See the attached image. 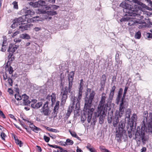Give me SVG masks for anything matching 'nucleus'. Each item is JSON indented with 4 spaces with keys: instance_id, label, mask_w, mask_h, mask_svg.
Wrapping results in <instances>:
<instances>
[{
    "instance_id": "423d86ee",
    "label": "nucleus",
    "mask_w": 152,
    "mask_h": 152,
    "mask_svg": "<svg viewBox=\"0 0 152 152\" xmlns=\"http://www.w3.org/2000/svg\"><path fill=\"white\" fill-rule=\"evenodd\" d=\"M84 81L83 79L80 80V83L79 85V90L78 94V97H76V101L77 102L75 106V109L74 111V115L76 116H78L79 115V114L80 110V100L82 97L83 94V86L84 85Z\"/></svg>"
},
{
    "instance_id": "a18cd8bd",
    "label": "nucleus",
    "mask_w": 152,
    "mask_h": 152,
    "mask_svg": "<svg viewBox=\"0 0 152 152\" xmlns=\"http://www.w3.org/2000/svg\"><path fill=\"white\" fill-rule=\"evenodd\" d=\"M15 98L18 101L22 99L21 97L18 94H15Z\"/></svg>"
},
{
    "instance_id": "79ce46f5",
    "label": "nucleus",
    "mask_w": 152,
    "mask_h": 152,
    "mask_svg": "<svg viewBox=\"0 0 152 152\" xmlns=\"http://www.w3.org/2000/svg\"><path fill=\"white\" fill-rule=\"evenodd\" d=\"M129 20V17H123L120 20L121 22H123L126 21H128Z\"/></svg>"
},
{
    "instance_id": "69168bd1",
    "label": "nucleus",
    "mask_w": 152,
    "mask_h": 152,
    "mask_svg": "<svg viewBox=\"0 0 152 152\" xmlns=\"http://www.w3.org/2000/svg\"><path fill=\"white\" fill-rule=\"evenodd\" d=\"M41 28H39L37 27H36L34 28V30L36 31H40L41 30Z\"/></svg>"
},
{
    "instance_id": "4be33fe9",
    "label": "nucleus",
    "mask_w": 152,
    "mask_h": 152,
    "mask_svg": "<svg viewBox=\"0 0 152 152\" xmlns=\"http://www.w3.org/2000/svg\"><path fill=\"white\" fill-rule=\"evenodd\" d=\"M123 92V89L122 88H120L118 93V96L116 98V103L118 104L120 102L121 98L122 96Z\"/></svg>"
},
{
    "instance_id": "8fccbe9b",
    "label": "nucleus",
    "mask_w": 152,
    "mask_h": 152,
    "mask_svg": "<svg viewBox=\"0 0 152 152\" xmlns=\"http://www.w3.org/2000/svg\"><path fill=\"white\" fill-rule=\"evenodd\" d=\"M44 139L45 141L47 142H48L50 140V138L45 135H44Z\"/></svg>"
},
{
    "instance_id": "7ed1b4c3",
    "label": "nucleus",
    "mask_w": 152,
    "mask_h": 152,
    "mask_svg": "<svg viewBox=\"0 0 152 152\" xmlns=\"http://www.w3.org/2000/svg\"><path fill=\"white\" fill-rule=\"evenodd\" d=\"M74 72V71H72L68 75V87L65 86V87H63L61 88L60 96L61 97V105L64 104L65 103L68 98V93L70 94V96L74 95L73 92L72 91Z\"/></svg>"
},
{
    "instance_id": "f3484780",
    "label": "nucleus",
    "mask_w": 152,
    "mask_h": 152,
    "mask_svg": "<svg viewBox=\"0 0 152 152\" xmlns=\"http://www.w3.org/2000/svg\"><path fill=\"white\" fill-rule=\"evenodd\" d=\"M129 22L128 25L129 26H131L133 25H134L136 23H139L140 24H142L145 23L144 22L142 21L139 20V21H137L135 20L134 19L131 18H129V20L128 21Z\"/></svg>"
},
{
    "instance_id": "5fc2aeb1",
    "label": "nucleus",
    "mask_w": 152,
    "mask_h": 152,
    "mask_svg": "<svg viewBox=\"0 0 152 152\" xmlns=\"http://www.w3.org/2000/svg\"><path fill=\"white\" fill-rule=\"evenodd\" d=\"M49 102L48 101H46L45 103L44 104V105L42 107V108H49L48 106Z\"/></svg>"
},
{
    "instance_id": "dca6fc26",
    "label": "nucleus",
    "mask_w": 152,
    "mask_h": 152,
    "mask_svg": "<svg viewBox=\"0 0 152 152\" xmlns=\"http://www.w3.org/2000/svg\"><path fill=\"white\" fill-rule=\"evenodd\" d=\"M59 103L60 102L58 101H57L56 102V104L54 107L53 111L52 113V115L53 117L54 118L56 117L57 116V114L59 109Z\"/></svg>"
},
{
    "instance_id": "e433bc0d",
    "label": "nucleus",
    "mask_w": 152,
    "mask_h": 152,
    "mask_svg": "<svg viewBox=\"0 0 152 152\" xmlns=\"http://www.w3.org/2000/svg\"><path fill=\"white\" fill-rule=\"evenodd\" d=\"M128 89V87H125V88L124 90V94H123V96L121 99H123V100H124L125 97L126 96V94L127 92V91Z\"/></svg>"
},
{
    "instance_id": "5701e85b",
    "label": "nucleus",
    "mask_w": 152,
    "mask_h": 152,
    "mask_svg": "<svg viewBox=\"0 0 152 152\" xmlns=\"http://www.w3.org/2000/svg\"><path fill=\"white\" fill-rule=\"evenodd\" d=\"M137 117L135 113L133 114L131 118L130 121V123H129V124L130 125V127H132L133 126L134 122H135L137 121Z\"/></svg>"
},
{
    "instance_id": "c756f323",
    "label": "nucleus",
    "mask_w": 152,
    "mask_h": 152,
    "mask_svg": "<svg viewBox=\"0 0 152 152\" xmlns=\"http://www.w3.org/2000/svg\"><path fill=\"white\" fill-rule=\"evenodd\" d=\"M20 37L23 39H28L31 38L30 36L28 34L26 33L22 34L20 35Z\"/></svg>"
},
{
    "instance_id": "c03bdc74",
    "label": "nucleus",
    "mask_w": 152,
    "mask_h": 152,
    "mask_svg": "<svg viewBox=\"0 0 152 152\" xmlns=\"http://www.w3.org/2000/svg\"><path fill=\"white\" fill-rule=\"evenodd\" d=\"M41 129L35 126L34 128H33V129H32V130L34 132L36 133H38L39 130H40Z\"/></svg>"
},
{
    "instance_id": "e2e57ef3",
    "label": "nucleus",
    "mask_w": 152,
    "mask_h": 152,
    "mask_svg": "<svg viewBox=\"0 0 152 152\" xmlns=\"http://www.w3.org/2000/svg\"><path fill=\"white\" fill-rule=\"evenodd\" d=\"M19 31H17L16 32H15L12 36V37H14L15 36L17 35H18V34H19Z\"/></svg>"
},
{
    "instance_id": "9d476101",
    "label": "nucleus",
    "mask_w": 152,
    "mask_h": 152,
    "mask_svg": "<svg viewBox=\"0 0 152 152\" xmlns=\"http://www.w3.org/2000/svg\"><path fill=\"white\" fill-rule=\"evenodd\" d=\"M116 88V86H114L112 87L111 89L110 90V93L109 95L108 98L106 101V102L105 103L107 107H109V106H111Z\"/></svg>"
},
{
    "instance_id": "37998d69",
    "label": "nucleus",
    "mask_w": 152,
    "mask_h": 152,
    "mask_svg": "<svg viewBox=\"0 0 152 152\" xmlns=\"http://www.w3.org/2000/svg\"><path fill=\"white\" fill-rule=\"evenodd\" d=\"M9 71V73L10 74H12V76H13L12 73L14 71L13 68L11 66H10L8 69Z\"/></svg>"
},
{
    "instance_id": "ddd939ff",
    "label": "nucleus",
    "mask_w": 152,
    "mask_h": 152,
    "mask_svg": "<svg viewBox=\"0 0 152 152\" xmlns=\"http://www.w3.org/2000/svg\"><path fill=\"white\" fill-rule=\"evenodd\" d=\"M125 121H121L119 122L117 129L119 131L121 132L122 133H126V131L125 130Z\"/></svg>"
},
{
    "instance_id": "0eeeda50",
    "label": "nucleus",
    "mask_w": 152,
    "mask_h": 152,
    "mask_svg": "<svg viewBox=\"0 0 152 152\" xmlns=\"http://www.w3.org/2000/svg\"><path fill=\"white\" fill-rule=\"evenodd\" d=\"M47 4L45 1L39 0L34 3V6L35 7H39L42 9L39 10L38 13L45 14L47 12L46 10H49L50 8V7L47 5Z\"/></svg>"
},
{
    "instance_id": "2f4dec72",
    "label": "nucleus",
    "mask_w": 152,
    "mask_h": 152,
    "mask_svg": "<svg viewBox=\"0 0 152 152\" xmlns=\"http://www.w3.org/2000/svg\"><path fill=\"white\" fill-rule=\"evenodd\" d=\"M113 61L112 60H111L110 61H109L108 63H107V61H106V62H105L104 65L106 68H107L109 67L110 68V67L113 65Z\"/></svg>"
},
{
    "instance_id": "864d4df0",
    "label": "nucleus",
    "mask_w": 152,
    "mask_h": 152,
    "mask_svg": "<svg viewBox=\"0 0 152 152\" xmlns=\"http://www.w3.org/2000/svg\"><path fill=\"white\" fill-rule=\"evenodd\" d=\"M118 51H117L115 56V61L117 60L118 61V60L120 59V58H119V54L118 53Z\"/></svg>"
},
{
    "instance_id": "2eb2a0df",
    "label": "nucleus",
    "mask_w": 152,
    "mask_h": 152,
    "mask_svg": "<svg viewBox=\"0 0 152 152\" xmlns=\"http://www.w3.org/2000/svg\"><path fill=\"white\" fill-rule=\"evenodd\" d=\"M3 42L1 45V51L2 52H4L6 50V46L8 45V43L6 37V36H3Z\"/></svg>"
},
{
    "instance_id": "b1692460",
    "label": "nucleus",
    "mask_w": 152,
    "mask_h": 152,
    "mask_svg": "<svg viewBox=\"0 0 152 152\" xmlns=\"http://www.w3.org/2000/svg\"><path fill=\"white\" fill-rule=\"evenodd\" d=\"M27 9H23L24 12L25 13V15H24L26 17V16L28 15H32L34 13V12L33 11H31V10L28 9V8H26Z\"/></svg>"
},
{
    "instance_id": "39448f33",
    "label": "nucleus",
    "mask_w": 152,
    "mask_h": 152,
    "mask_svg": "<svg viewBox=\"0 0 152 152\" xmlns=\"http://www.w3.org/2000/svg\"><path fill=\"white\" fill-rule=\"evenodd\" d=\"M131 4L132 5H129L125 2L123 1L120 4V6L124 8L123 11L124 12L128 13L129 15L131 16H135L137 15V13L140 7L133 3Z\"/></svg>"
},
{
    "instance_id": "f03ea898",
    "label": "nucleus",
    "mask_w": 152,
    "mask_h": 152,
    "mask_svg": "<svg viewBox=\"0 0 152 152\" xmlns=\"http://www.w3.org/2000/svg\"><path fill=\"white\" fill-rule=\"evenodd\" d=\"M149 118L147 127H146L144 121H143L141 129L140 127L138 126L135 134V139L139 142L142 140L143 144H145L148 139V137L145 135V132L152 133V113H149Z\"/></svg>"
},
{
    "instance_id": "4c0bfd02",
    "label": "nucleus",
    "mask_w": 152,
    "mask_h": 152,
    "mask_svg": "<svg viewBox=\"0 0 152 152\" xmlns=\"http://www.w3.org/2000/svg\"><path fill=\"white\" fill-rule=\"evenodd\" d=\"M65 143H66V145H72L73 144L74 142L72 140H71L69 139H68L66 140Z\"/></svg>"
},
{
    "instance_id": "6ab92c4d",
    "label": "nucleus",
    "mask_w": 152,
    "mask_h": 152,
    "mask_svg": "<svg viewBox=\"0 0 152 152\" xmlns=\"http://www.w3.org/2000/svg\"><path fill=\"white\" fill-rule=\"evenodd\" d=\"M19 45H14L12 44H10L9 45V47L7 51L14 53L17 49L19 47Z\"/></svg>"
},
{
    "instance_id": "4468645a",
    "label": "nucleus",
    "mask_w": 152,
    "mask_h": 152,
    "mask_svg": "<svg viewBox=\"0 0 152 152\" xmlns=\"http://www.w3.org/2000/svg\"><path fill=\"white\" fill-rule=\"evenodd\" d=\"M33 26V25L31 23H27L25 24L24 23L19 26V29L21 31L23 32L25 30H28L29 28H30L31 27Z\"/></svg>"
},
{
    "instance_id": "0e129e2a",
    "label": "nucleus",
    "mask_w": 152,
    "mask_h": 152,
    "mask_svg": "<svg viewBox=\"0 0 152 152\" xmlns=\"http://www.w3.org/2000/svg\"><path fill=\"white\" fill-rule=\"evenodd\" d=\"M9 116H10V117L14 120H15V121H17V120L15 117L12 114H9Z\"/></svg>"
},
{
    "instance_id": "6e6d98bb",
    "label": "nucleus",
    "mask_w": 152,
    "mask_h": 152,
    "mask_svg": "<svg viewBox=\"0 0 152 152\" xmlns=\"http://www.w3.org/2000/svg\"><path fill=\"white\" fill-rule=\"evenodd\" d=\"M3 79L4 80H6L8 78V75L6 72H5L3 75Z\"/></svg>"
},
{
    "instance_id": "3c124183",
    "label": "nucleus",
    "mask_w": 152,
    "mask_h": 152,
    "mask_svg": "<svg viewBox=\"0 0 152 152\" xmlns=\"http://www.w3.org/2000/svg\"><path fill=\"white\" fill-rule=\"evenodd\" d=\"M8 80L9 85L11 86H12L13 84V81L12 79L9 77Z\"/></svg>"
},
{
    "instance_id": "473e14b6",
    "label": "nucleus",
    "mask_w": 152,
    "mask_h": 152,
    "mask_svg": "<svg viewBox=\"0 0 152 152\" xmlns=\"http://www.w3.org/2000/svg\"><path fill=\"white\" fill-rule=\"evenodd\" d=\"M115 61L117 63V64H116V65L117 66L118 69H119L121 67H122V61L121 60H120V59H119L118 60V61L116 60Z\"/></svg>"
},
{
    "instance_id": "a878e982",
    "label": "nucleus",
    "mask_w": 152,
    "mask_h": 152,
    "mask_svg": "<svg viewBox=\"0 0 152 152\" xmlns=\"http://www.w3.org/2000/svg\"><path fill=\"white\" fill-rule=\"evenodd\" d=\"M42 102H38L35 104H31V107L34 109H37L42 106Z\"/></svg>"
},
{
    "instance_id": "cd10ccee",
    "label": "nucleus",
    "mask_w": 152,
    "mask_h": 152,
    "mask_svg": "<svg viewBox=\"0 0 152 152\" xmlns=\"http://www.w3.org/2000/svg\"><path fill=\"white\" fill-rule=\"evenodd\" d=\"M9 54L7 58L8 62H11V63L15 59V57L13 56L14 53H12L8 52Z\"/></svg>"
},
{
    "instance_id": "c9c22d12",
    "label": "nucleus",
    "mask_w": 152,
    "mask_h": 152,
    "mask_svg": "<svg viewBox=\"0 0 152 152\" xmlns=\"http://www.w3.org/2000/svg\"><path fill=\"white\" fill-rule=\"evenodd\" d=\"M12 22L13 23L11 26V27L12 28L14 29L19 26L16 21H14V19L12 20Z\"/></svg>"
},
{
    "instance_id": "bb28decb",
    "label": "nucleus",
    "mask_w": 152,
    "mask_h": 152,
    "mask_svg": "<svg viewBox=\"0 0 152 152\" xmlns=\"http://www.w3.org/2000/svg\"><path fill=\"white\" fill-rule=\"evenodd\" d=\"M131 114V111L130 109H128L126 112V117L125 121L126 120L128 121V123H130V117Z\"/></svg>"
},
{
    "instance_id": "1a4fd4ad",
    "label": "nucleus",
    "mask_w": 152,
    "mask_h": 152,
    "mask_svg": "<svg viewBox=\"0 0 152 152\" xmlns=\"http://www.w3.org/2000/svg\"><path fill=\"white\" fill-rule=\"evenodd\" d=\"M71 96L70 99L72 103H71L67 110V112L66 113V119H67L70 116L71 112L74 110V105H76L77 102L76 99V97L74 96Z\"/></svg>"
},
{
    "instance_id": "72a5a7b5",
    "label": "nucleus",
    "mask_w": 152,
    "mask_h": 152,
    "mask_svg": "<svg viewBox=\"0 0 152 152\" xmlns=\"http://www.w3.org/2000/svg\"><path fill=\"white\" fill-rule=\"evenodd\" d=\"M23 103L24 105L29 106L31 103V102L29 101L28 99H23Z\"/></svg>"
},
{
    "instance_id": "f704fd0d",
    "label": "nucleus",
    "mask_w": 152,
    "mask_h": 152,
    "mask_svg": "<svg viewBox=\"0 0 152 152\" xmlns=\"http://www.w3.org/2000/svg\"><path fill=\"white\" fill-rule=\"evenodd\" d=\"M47 12L45 13L47 14L48 15H54L57 14V13L56 11H47L46 10Z\"/></svg>"
},
{
    "instance_id": "c85d7f7f",
    "label": "nucleus",
    "mask_w": 152,
    "mask_h": 152,
    "mask_svg": "<svg viewBox=\"0 0 152 152\" xmlns=\"http://www.w3.org/2000/svg\"><path fill=\"white\" fill-rule=\"evenodd\" d=\"M88 150L91 152H97L96 150L90 144H88L86 146Z\"/></svg>"
},
{
    "instance_id": "20e7f679",
    "label": "nucleus",
    "mask_w": 152,
    "mask_h": 152,
    "mask_svg": "<svg viewBox=\"0 0 152 152\" xmlns=\"http://www.w3.org/2000/svg\"><path fill=\"white\" fill-rule=\"evenodd\" d=\"M95 93L93 90L90 93L89 97L85 98L83 113L87 117L88 123L90 122L95 109L91 108L92 103L94 98Z\"/></svg>"
},
{
    "instance_id": "13d9d810",
    "label": "nucleus",
    "mask_w": 152,
    "mask_h": 152,
    "mask_svg": "<svg viewBox=\"0 0 152 152\" xmlns=\"http://www.w3.org/2000/svg\"><path fill=\"white\" fill-rule=\"evenodd\" d=\"M59 145H61L65 146L66 145L65 142H64L62 141H60L59 142Z\"/></svg>"
},
{
    "instance_id": "58836bf2",
    "label": "nucleus",
    "mask_w": 152,
    "mask_h": 152,
    "mask_svg": "<svg viewBox=\"0 0 152 152\" xmlns=\"http://www.w3.org/2000/svg\"><path fill=\"white\" fill-rule=\"evenodd\" d=\"M87 119V117L85 115V114L83 113V115L81 118V121L82 123H84L86 120V119Z\"/></svg>"
},
{
    "instance_id": "603ef678",
    "label": "nucleus",
    "mask_w": 152,
    "mask_h": 152,
    "mask_svg": "<svg viewBox=\"0 0 152 152\" xmlns=\"http://www.w3.org/2000/svg\"><path fill=\"white\" fill-rule=\"evenodd\" d=\"M22 98H23V99H28L29 98V96H27L26 94H24L22 95Z\"/></svg>"
},
{
    "instance_id": "de8ad7c7",
    "label": "nucleus",
    "mask_w": 152,
    "mask_h": 152,
    "mask_svg": "<svg viewBox=\"0 0 152 152\" xmlns=\"http://www.w3.org/2000/svg\"><path fill=\"white\" fill-rule=\"evenodd\" d=\"M12 4L14 5V8L17 9L18 8V2L16 1H14L13 2Z\"/></svg>"
},
{
    "instance_id": "bf43d9fd",
    "label": "nucleus",
    "mask_w": 152,
    "mask_h": 152,
    "mask_svg": "<svg viewBox=\"0 0 152 152\" xmlns=\"http://www.w3.org/2000/svg\"><path fill=\"white\" fill-rule=\"evenodd\" d=\"M30 124L29 125H30V127L31 128V129L32 130V129H33V128H34L35 126H34L33 123H31H31H29Z\"/></svg>"
},
{
    "instance_id": "7c9ffc66",
    "label": "nucleus",
    "mask_w": 152,
    "mask_h": 152,
    "mask_svg": "<svg viewBox=\"0 0 152 152\" xmlns=\"http://www.w3.org/2000/svg\"><path fill=\"white\" fill-rule=\"evenodd\" d=\"M141 37V31H139L136 32L134 35V38L135 39H139Z\"/></svg>"
},
{
    "instance_id": "774afa93",
    "label": "nucleus",
    "mask_w": 152,
    "mask_h": 152,
    "mask_svg": "<svg viewBox=\"0 0 152 152\" xmlns=\"http://www.w3.org/2000/svg\"><path fill=\"white\" fill-rule=\"evenodd\" d=\"M146 151V148L145 147H143L141 150V152H145Z\"/></svg>"
},
{
    "instance_id": "49530a36",
    "label": "nucleus",
    "mask_w": 152,
    "mask_h": 152,
    "mask_svg": "<svg viewBox=\"0 0 152 152\" xmlns=\"http://www.w3.org/2000/svg\"><path fill=\"white\" fill-rule=\"evenodd\" d=\"M69 132L72 135V136L73 137H75L77 135L76 133L75 132H72L70 130H69Z\"/></svg>"
},
{
    "instance_id": "aec40b11",
    "label": "nucleus",
    "mask_w": 152,
    "mask_h": 152,
    "mask_svg": "<svg viewBox=\"0 0 152 152\" xmlns=\"http://www.w3.org/2000/svg\"><path fill=\"white\" fill-rule=\"evenodd\" d=\"M50 99H51V102H52L51 105L53 106L56 102V94L55 93H53L51 95H48L46 99H48L50 101Z\"/></svg>"
},
{
    "instance_id": "338daca9",
    "label": "nucleus",
    "mask_w": 152,
    "mask_h": 152,
    "mask_svg": "<svg viewBox=\"0 0 152 152\" xmlns=\"http://www.w3.org/2000/svg\"><path fill=\"white\" fill-rule=\"evenodd\" d=\"M77 152H83V151L80 148H79L78 146L77 147Z\"/></svg>"
},
{
    "instance_id": "680f3d73",
    "label": "nucleus",
    "mask_w": 152,
    "mask_h": 152,
    "mask_svg": "<svg viewBox=\"0 0 152 152\" xmlns=\"http://www.w3.org/2000/svg\"><path fill=\"white\" fill-rule=\"evenodd\" d=\"M50 131L54 132H59L58 130L56 129H53L52 128H51V129H50Z\"/></svg>"
},
{
    "instance_id": "4d7b16f0",
    "label": "nucleus",
    "mask_w": 152,
    "mask_h": 152,
    "mask_svg": "<svg viewBox=\"0 0 152 152\" xmlns=\"http://www.w3.org/2000/svg\"><path fill=\"white\" fill-rule=\"evenodd\" d=\"M100 149L101 151H105L106 149L105 148L104 146H100L99 148Z\"/></svg>"
},
{
    "instance_id": "a19ab883",
    "label": "nucleus",
    "mask_w": 152,
    "mask_h": 152,
    "mask_svg": "<svg viewBox=\"0 0 152 152\" xmlns=\"http://www.w3.org/2000/svg\"><path fill=\"white\" fill-rule=\"evenodd\" d=\"M151 32H152V29L151 31ZM146 37L148 38H152V33H147L145 34Z\"/></svg>"
},
{
    "instance_id": "f257e3e1",
    "label": "nucleus",
    "mask_w": 152,
    "mask_h": 152,
    "mask_svg": "<svg viewBox=\"0 0 152 152\" xmlns=\"http://www.w3.org/2000/svg\"><path fill=\"white\" fill-rule=\"evenodd\" d=\"M106 99V94L104 93H102L101 100L98 105L97 111L94 113L91 124H95L96 121V118L99 116V123L100 124L103 123L104 118L107 113V110H110L111 109L110 106L109 107H107L105 104Z\"/></svg>"
},
{
    "instance_id": "052dcab7",
    "label": "nucleus",
    "mask_w": 152,
    "mask_h": 152,
    "mask_svg": "<svg viewBox=\"0 0 152 152\" xmlns=\"http://www.w3.org/2000/svg\"><path fill=\"white\" fill-rule=\"evenodd\" d=\"M30 102L32 103L31 104H35L37 103V100L36 99H32L31 101H30Z\"/></svg>"
},
{
    "instance_id": "a211bd4d",
    "label": "nucleus",
    "mask_w": 152,
    "mask_h": 152,
    "mask_svg": "<svg viewBox=\"0 0 152 152\" xmlns=\"http://www.w3.org/2000/svg\"><path fill=\"white\" fill-rule=\"evenodd\" d=\"M14 21H15L19 25H21L26 21V17L23 15L19 18H15Z\"/></svg>"
},
{
    "instance_id": "6e6552de",
    "label": "nucleus",
    "mask_w": 152,
    "mask_h": 152,
    "mask_svg": "<svg viewBox=\"0 0 152 152\" xmlns=\"http://www.w3.org/2000/svg\"><path fill=\"white\" fill-rule=\"evenodd\" d=\"M121 117H119L116 114L115 116H113V112L110 113H108L107 118L108 122L110 124H111L113 122V126L115 127H116L119 121L118 118Z\"/></svg>"
},
{
    "instance_id": "393cba45",
    "label": "nucleus",
    "mask_w": 152,
    "mask_h": 152,
    "mask_svg": "<svg viewBox=\"0 0 152 152\" xmlns=\"http://www.w3.org/2000/svg\"><path fill=\"white\" fill-rule=\"evenodd\" d=\"M41 110H42L41 111V113L45 115L48 116L50 115V111L49 108H42Z\"/></svg>"
},
{
    "instance_id": "412c9836",
    "label": "nucleus",
    "mask_w": 152,
    "mask_h": 152,
    "mask_svg": "<svg viewBox=\"0 0 152 152\" xmlns=\"http://www.w3.org/2000/svg\"><path fill=\"white\" fill-rule=\"evenodd\" d=\"M106 80V77L105 74L103 75L101 77V81L100 83L101 88L104 89L105 84Z\"/></svg>"
},
{
    "instance_id": "9b49d317",
    "label": "nucleus",
    "mask_w": 152,
    "mask_h": 152,
    "mask_svg": "<svg viewBox=\"0 0 152 152\" xmlns=\"http://www.w3.org/2000/svg\"><path fill=\"white\" fill-rule=\"evenodd\" d=\"M121 103L119 106V110H117L115 113L119 117H121L122 114L124 113L125 110L126 108V107H125L124 104L125 101L121 99Z\"/></svg>"
},
{
    "instance_id": "ea45409f",
    "label": "nucleus",
    "mask_w": 152,
    "mask_h": 152,
    "mask_svg": "<svg viewBox=\"0 0 152 152\" xmlns=\"http://www.w3.org/2000/svg\"><path fill=\"white\" fill-rule=\"evenodd\" d=\"M15 142L17 145H19L20 147L22 146L23 145V143L21 141L19 140H17Z\"/></svg>"
},
{
    "instance_id": "09e8293b",
    "label": "nucleus",
    "mask_w": 152,
    "mask_h": 152,
    "mask_svg": "<svg viewBox=\"0 0 152 152\" xmlns=\"http://www.w3.org/2000/svg\"><path fill=\"white\" fill-rule=\"evenodd\" d=\"M1 137L2 139L3 140H5V138L6 137V134L4 132H2L1 133Z\"/></svg>"
},
{
    "instance_id": "f8f14e48",
    "label": "nucleus",
    "mask_w": 152,
    "mask_h": 152,
    "mask_svg": "<svg viewBox=\"0 0 152 152\" xmlns=\"http://www.w3.org/2000/svg\"><path fill=\"white\" fill-rule=\"evenodd\" d=\"M124 136L126 137L127 136V135L126 134V133H122L121 132L117 130L115 139L118 142L120 143L122 140V137H123Z\"/></svg>"
}]
</instances>
